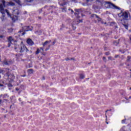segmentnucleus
Segmentation results:
<instances>
[{
  "mask_svg": "<svg viewBox=\"0 0 131 131\" xmlns=\"http://www.w3.org/2000/svg\"><path fill=\"white\" fill-rule=\"evenodd\" d=\"M2 3L0 4V13L2 14V17H1V19H2V21H4V18H5L6 16V13L8 17H12V15L10 14L9 10H8V9L5 10V8H6V7H8V6H15V3L12 2H6L5 0H2Z\"/></svg>",
  "mask_w": 131,
  "mask_h": 131,
  "instance_id": "obj_1",
  "label": "nucleus"
},
{
  "mask_svg": "<svg viewBox=\"0 0 131 131\" xmlns=\"http://www.w3.org/2000/svg\"><path fill=\"white\" fill-rule=\"evenodd\" d=\"M94 0H85L86 3H89V2H93ZM99 3H100L102 7L105 8L106 9H116L117 10H120V8L118 6H115L114 4L111 3L109 2H106L101 0H96Z\"/></svg>",
  "mask_w": 131,
  "mask_h": 131,
  "instance_id": "obj_2",
  "label": "nucleus"
},
{
  "mask_svg": "<svg viewBox=\"0 0 131 131\" xmlns=\"http://www.w3.org/2000/svg\"><path fill=\"white\" fill-rule=\"evenodd\" d=\"M33 29V27L30 26H26L23 27V29L18 32V33H25V32H27V31H31Z\"/></svg>",
  "mask_w": 131,
  "mask_h": 131,
  "instance_id": "obj_3",
  "label": "nucleus"
},
{
  "mask_svg": "<svg viewBox=\"0 0 131 131\" xmlns=\"http://www.w3.org/2000/svg\"><path fill=\"white\" fill-rule=\"evenodd\" d=\"M118 15L119 17H122L124 20H126V19L128 18V11L123 12L122 11H121V13L118 14Z\"/></svg>",
  "mask_w": 131,
  "mask_h": 131,
  "instance_id": "obj_4",
  "label": "nucleus"
},
{
  "mask_svg": "<svg viewBox=\"0 0 131 131\" xmlns=\"http://www.w3.org/2000/svg\"><path fill=\"white\" fill-rule=\"evenodd\" d=\"M12 14L13 15L18 16V15H19V14H20V10H19V9H13Z\"/></svg>",
  "mask_w": 131,
  "mask_h": 131,
  "instance_id": "obj_5",
  "label": "nucleus"
},
{
  "mask_svg": "<svg viewBox=\"0 0 131 131\" xmlns=\"http://www.w3.org/2000/svg\"><path fill=\"white\" fill-rule=\"evenodd\" d=\"M26 48V46L24 45H20V47H19V52L20 53H23L24 51H25V48Z\"/></svg>",
  "mask_w": 131,
  "mask_h": 131,
  "instance_id": "obj_6",
  "label": "nucleus"
},
{
  "mask_svg": "<svg viewBox=\"0 0 131 131\" xmlns=\"http://www.w3.org/2000/svg\"><path fill=\"white\" fill-rule=\"evenodd\" d=\"M27 43L28 45H29V46H33V45H34L33 41H32V40L30 38L27 39Z\"/></svg>",
  "mask_w": 131,
  "mask_h": 131,
  "instance_id": "obj_7",
  "label": "nucleus"
},
{
  "mask_svg": "<svg viewBox=\"0 0 131 131\" xmlns=\"http://www.w3.org/2000/svg\"><path fill=\"white\" fill-rule=\"evenodd\" d=\"M91 17H92L93 18H97L98 21H102V18L99 17V16L97 15L96 14H92Z\"/></svg>",
  "mask_w": 131,
  "mask_h": 131,
  "instance_id": "obj_8",
  "label": "nucleus"
},
{
  "mask_svg": "<svg viewBox=\"0 0 131 131\" xmlns=\"http://www.w3.org/2000/svg\"><path fill=\"white\" fill-rule=\"evenodd\" d=\"M10 18H11L12 21H13L14 22H15V21H17V20H18V16L17 15H13V16H11V17H10Z\"/></svg>",
  "mask_w": 131,
  "mask_h": 131,
  "instance_id": "obj_9",
  "label": "nucleus"
},
{
  "mask_svg": "<svg viewBox=\"0 0 131 131\" xmlns=\"http://www.w3.org/2000/svg\"><path fill=\"white\" fill-rule=\"evenodd\" d=\"M6 75L7 76H8V77H10V76H12V78L11 79V81H14V78H15V76H14V75H10V73L9 72H7L6 73Z\"/></svg>",
  "mask_w": 131,
  "mask_h": 131,
  "instance_id": "obj_10",
  "label": "nucleus"
},
{
  "mask_svg": "<svg viewBox=\"0 0 131 131\" xmlns=\"http://www.w3.org/2000/svg\"><path fill=\"white\" fill-rule=\"evenodd\" d=\"M3 99L4 101H8V98H9V95H8V94H5L4 95H3Z\"/></svg>",
  "mask_w": 131,
  "mask_h": 131,
  "instance_id": "obj_11",
  "label": "nucleus"
},
{
  "mask_svg": "<svg viewBox=\"0 0 131 131\" xmlns=\"http://www.w3.org/2000/svg\"><path fill=\"white\" fill-rule=\"evenodd\" d=\"M7 39L8 40V42H10V43H12V42L13 41V40H14L12 36H9L8 38H7Z\"/></svg>",
  "mask_w": 131,
  "mask_h": 131,
  "instance_id": "obj_12",
  "label": "nucleus"
},
{
  "mask_svg": "<svg viewBox=\"0 0 131 131\" xmlns=\"http://www.w3.org/2000/svg\"><path fill=\"white\" fill-rule=\"evenodd\" d=\"M28 73H29V74H33V69H30L28 70Z\"/></svg>",
  "mask_w": 131,
  "mask_h": 131,
  "instance_id": "obj_13",
  "label": "nucleus"
},
{
  "mask_svg": "<svg viewBox=\"0 0 131 131\" xmlns=\"http://www.w3.org/2000/svg\"><path fill=\"white\" fill-rule=\"evenodd\" d=\"M119 44V42L118 41H114V45L115 46H118V45Z\"/></svg>",
  "mask_w": 131,
  "mask_h": 131,
  "instance_id": "obj_14",
  "label": "nucleus"
},
{
  "mask_svg": "<svg viewBox=\"0 0 131 131\" xmlns=\"http://www.w3.org/2000/svg\"><path fill=\"white\" fill-rule=\"evenodd\" d=\"M79 76L81 79H83V78H84V75H83V74H80Z\"/></svg>",
  "mask_w": 131,
  "mask_h": 131,
  "instance_id": "obj_15",
  "label": "nucleus"
},
{
  "mask_svg": "<svg viewBox=\"0 0 131 131\" xmlns=\"http://www.w3.org/2000/svg\"><path fill=\"white\" fill-rule=\"evenodd\" d=\"M5 36L1 35H0V40H3V39H5Z\"/></svg>",
  "mask_w": 131,
  "mask_h": 131,
  "instance_id": "obj_16",
  "label": "nucleus"
},
{
  "mask_svg": "<svg viewBox=\"0 0 131 131\" xmlns=\"http://www.w3.org/2000/svg\"><path fill=\"white\" fill-rule=\"evenodd\" d=\"M127 61L131 62V57L130 56H127Z\"/></svg>",
  "mask_w": 131,
  "mask_h": 131,
  "instance_id": "obj_17",
  "label": "nucleus"
},
{
  "mask_svg": "<svg viewBox=\"0 0 131 131\" xmlns=\"http://www.w3.org/2000/svg\"><path fill=\"white\" fill-rule=\"evenodd\" d=\"M49 41H45L43 43V46L45 47L46 46H47V43H49Z\"/></svg>",
  "mask_w": 131,
  "mask_h": 131,
  "instance_id": "obj_18",
  "label": "nucleus"
},
{
  "mask_svg": "<svg viewBox=\"0 0 131 131\" xmlns=\"http://www.w3.org/2000/svg\"><path fill=\"white\" fill-rule=\"evenodd\" d=\"M62 12H66L67 11V8L66 7H63L62 9Z\"/></svg>",
  "mask_w": 131,
  "mask_h": 131,
  "instance_id": "obj_19",
  "label": "nucleus"
},
{
  "mask_svg": "<svg viewBox=\"0 0 131 131\" xmlns=\"http://www.w3.org/2000/svg\"><path fill=\"white\" fill-rule=\"evenodd\" d=\"M14 2H15V3H17V4H18V5H20V0H13Z\"/></svg>",
  "mask_w": 131,
  "mask_h": 131,
  "instance_id": "obj_20",
  "label": "nucleus"
},
{
  "mask_svg": "<svg viewBox=\"0 0 131 131\" xmlns=\"http://www.w3.org/2000/svg\"><path fill=\"white\" fill-rule=\"evenodd\" d=\"M39 51H40L39 49H37L36 53H35L36 55H38V54H39Z\"/></svg>",
  "mask_w": 131,
  "mask_h": 131,
  "instance_id": "obj_21",
  "label": "nucleus"
},
{
  "mask_svg": "<svg viewBox=\"0 0 131 131\" xmlns=\"http://www.w3.org/2000/svg\"><path fill=\"white\" fill-rule=\"evenodd\" d=\"M75 11L77 12V13H75V15H78V12H79V9H75Z\"/></svg>",
  "mask_w": 131,
  "mask_h": 131,
  "instance_id": "obj_22",
  "label": "nucleus"
},
{
  "mask_svg": "<svg viewBox=\"0 0 131 131\" xmlns=\"http://www.w3.org/2000/svg\"><path fill=\"white\" fill-rule=\"evenodd\" d=\"M105 55H106V56H109V55H110V52H105Z\"/></svg>",
  "mask_w": 131,
  "mask_h": 131,
  "instance_id": "obj_23",
  "label": "nucleus"
},
{
  "mask_svg": "<svg viewBox=\"0 0 131 131\" xmlns=\"http://www.w3.org/2000/svg\"><path fill=\"white\" fill-rule=\"evenodd\" d=\"M103 60L104 61V62H107V59H106V57H103Z\"/></svg>",
  "mask_w": 131,
  "mask_h": 131,
  "instance_id": "obj_24",
  "label": "nucleus"
},
{
  "mask_svg": "<svg viewBox=\"0 0 131 131\" xmlns=\"http://www.w3.org/2000/svg\"><path fill=\"white\" fill-rule=\"evenodd\" d=\"M72 27H73L74 30H75V29H76V27L74 26V25H72Z\"/></svg>",
  "mask_w": 131,
  "mask_h": 131,
  "instance_id": "obj_25",
  "label": "nucleus"
},
{
  "mask_svg": "<svg viewBox=\"0 0 131 131\" xmlns=\"http://www.w3.org/2000/svg\"><path fill=\"white\" fill-rule=\"evenodd\" d=\"M51 47V45L49 46V47L46 48L45 51H48V50H50V48Z\"/></svg>",
  "mask_w": 131,
  "mask_h": 131,
  "instance_id": "obj_26",
  "label": "nucleus"
},
{
  "mask_svg": "<svg viewBox=\"0 0 131 131\" xmlns=\"http://www.w3.org/2000/svg\"><path fill=\"white\" fill-rule=\"evenodd\" d=\"M32 68V64L29 63V68Z\"/></svg>",
  "mask_w": 131,
  "mask_h": 131,
  "instance_id": "obj_27",
  "label": "nucleus"
},
{
  "mask_svg": "<svg viewBox=\"0 0 131 131\" xmlns=\"http://www.w3.org/2000/svg\"><path fill=\"white\" fill-rule=\"evenodd\" d=\"M4 63L5 65H9V63H8V61H4Z\"/></svg>",
  "mask_w": 131,
  "mask_h": 131,
  "instance_id": "obj_28",
  "label": "nucleus"
},
{
  "mask_svg": "<svg viewBox=\"0 0 131 131\" xmlns=\"http://www.w3.org/2000/svg\"><path fill=\"white\" fill-rule=\"evenodd\" d=\"M26 2H27V3H31V2H32V1L33 0H26Z\"/></svg>",
  "mask_w": 131,
  "mask_h": 131,
  "instance_id": "obj_29",
  "label": "nucleus"
},
{
  "mask_svg": "<svg viewBox=\"0 0 131 131\" xmlns=\"http://www.w3.org/2000/svg\"><path fill=\"white\" fill-rule=\"evenodd\" d=\"M124 26L125 29H127V28H128V27L127 26V25H124Z\"/></svg>",
  "mask_w": 131,
  "mask_h": 131,
  "instance_id": "obj_30",
  "label": "nucleus"
},
{
  "mask_svg": "<svg viewBox=\"0 0 131 131\" xmlns=\"http://www.w3.org/2000/svg\"><path fill=\"white\" fill-rule=\"evenodd\" d=\"M0 73H2V74H4V70H0Z\"/></svg>",
  "mask_w": 131,
  "mask_h": 131,
  "instance_id": "obj_31",
  "label": "nucleus"
},
{
  "mask_svg": "<svg viewBox=\"0 0 131 131\" xmlns=\"http://www.w3.org/2000/svg\"><path fill=\"white\" fill-rule=\"evenodd\" d=\"M65 5H66V3H64L60 4V6H62L63 7V6H65Z\"/></svg>",
  "mask_w": 131,
  "mask_h": 131,
  "instance_id": "obj_32",
  "label": "nucleus"
},
{
  "mask_svg": "<svg viewBox=\"0 0 131 131\" xmlns=\"http://www.w3.org/2000/svg\"><path fill=\"white\" fill-rule=\"evenodd\" d=\"M78 23H82V19H80L78 21Z\"/></svg>",
  "mask_w": 131,
  "mask_h": 131,
  "instance_id": "obj_33",
  "label": "nucleus"
},
{
  "mask_svg": "<svg viewBox=\"0 0 131 131\" xmlns=\"http://www.w3.org/2000/svg\"><path fill=\"white\" fill-rule=\"evenodd\" d=\"M122 123H125V119L122 120Z\"/></svg>",
  "mask_w": 131,
  "mask_h": 131,
  "instance_id": "obj_34",
  "label": "nucleus"
},
{
  "mask_svg": "<svg viewBox=\"0 0 131 131\" xmlns=\"http://www.w3.org/2000/svg\"><path fill=\"white\" fill-rule=\"evenodd\" d=\"M53 7H54L53 6H50L48 7L49 10H51V9H52V8H53Z\"/></svg>",
  "mask_w": 131,
  "mask_h": 131,
  "instance_id": "obj_35",
  "label": "nucleus"
},
{
  "mask_svg": "<svg viewBox=\"0 0 131 131\" xmlns=\"http://www.w3.org/2000/svg\"><path fill=\"white\" fill-rule=\"evenodd\" d=\"M2 103H4V101H3V100L0 99V106H1V104H2Z\"/></svg>",
  "mask_w": 131,
  "mask_h": 131,
  "instance_id": "obj_36",
  "label": "nucleus"
},
{
  "mask_svg": "<svg viewBox=\"0 0 131 131\" xmlns=\"http://www.w3.org/2000/svg\"><path fill=\"white\" fill-rule=\"evenodd\" d=\"M101 24H107V23L105 22V23H104V21H101Z\"/></svg>",
  "mask_w": 131,
  "mask_h": 131,
  "instance_id": "obj_37",
  "label": "nucleus"
},
{
  "mask_svg": "<svg viewBox=\"0 0 131 131\" xmlns=\"http://www.w3.org/2000/svg\"><path fill=\"white\" fill-rule=\"evenodd\" d=\"M66 61H69V60H70V59L69 58H67L65 59Z\"/></svg>",
  "mask_w": 131,
  "mask_h": 131,
  "instance_id": "obj_38",
  "label": "nucleus"
},
{
  "mask_svg": "<svg viewBox=\"0 0 131 131\" xmlns=\"http://www.w3.org/2000/svg\"><path fill=\"white\" fill-rule=\"evenodd\" d=\"M41 12H42V9H40V10H39V14H40V13H41Z\"/></svg>",
  "mask_w": 131,
  "mask_h": 131,
  "instance_id": "obj_39",
  "label": "nucleus"
},
{
  "mask_svg": "<svg viewBox=\"0 0 131 131\" xmlns=\"http://www.w3.org/2000/svg\"><path fill=\"white\" fill-rule=\"evenodd\" d=\"M108 60H112V57L109 56V57H108Z\"/></svg>",
  "mask_w": 131,
  "mask_h": 131,
  "instance_id": "obj_40",
  "label": "nucleus"
},
{
  "mask_svg": "<svg viewBox=\"0 0 131 131\" xmlns=\"http://www.w3.org/2000/svg\"><path fill=\"white\" fill-rule=\"evenodd\" d=\"M104 51H107V47H105L104 48Z\"/></svg>",
  "mask_w": 131,
  "mask_h": 131,
  "instance_id": "obj_41",
  "label": "nucleus"
},
{
  "mask_svg": "<svg viewBox=\"0 0 131 131\" xmlns=\"http://www.w3.org/2000/svg\"><path fill=\"white\" fill-rule=\"evenodd\" d=\"M46 79V77L45 76H43L42 78V80H45Z\"/></svg>",
  "mask_w": 131,
  "mask_h": 131,
  "instance_id": "obj_42",
  "label": "nucleus"
},
{
  "mask_svg": "<svg viewBox=\"0 0 131 131\" xmlns=\"http://www.w3.org/2000/svg\"><path fill=\"white\" fill-rule=\"evenodd\" d=\"M119 56V55H116L115 56V58H118Z\"/></svg>",
  "mask_w": 131,
  "mask_h": 131,
  "instance_id": "obj_43",
  "label": "nucleus"
},
{
  "mask_svg": "<svg viewBox=\"0 0 131 131\" xmlns=\"http://www.w3.org/2000/svg\"><path fill=\"white\" fill-rule=\"evenodd\" d=\"M4 86V84L0 83V88Z\"/></svg>",
  "mask_w": 131,
  "mask_h": 131,
  "instance_id": "obj_44",
  "label": "nucleus"
},
{
  "mask_svg": "<svg viewBox=\"0 0 131 131\" xmlns=\"http://www.w3.org/2000/svg\"><path fill=\"white\" fill-rule=\"evenodd\" d=\"M25 50H26V52H28V51H29L28 49H27V48H26V47L25 48Z\"/></svg>",
  "mask_w": 131,
  "mask_h": 131,
  "instance_id": "obj_45",
  "label": "nucleus"
},
{
  "mask_svg": "<svg viewBox=\"0 0 131 131\" xmlns=\"http://www.w3.org/2000/svg\"><path fill=\"white\" fill-rule=\"evenodd\" d=\"M26 76V75H22L21 77H25Z\"/></svg>",
  "mask_w": 131,
  "mask_h": 131,
  "instance_id": "obj_46",
  "label": "nucleus"
},
{
  "mask_svg": "<svg viewBox=\"0 0 131 131\" xmlns=\"http://www.w3.org/2000/svg\"><path fill=\"white\" fill-rule=\"evenodd\" d=\"M10 47H11V43H8V48H10Z\"/></svg>",
  "mask_w": 131,
  "mask_h": 131,
  "instance_id": "obj_47",
  "label": "nucleus"
},
{
  "mask_svg": "<svg viewBox=\"0 0 131 131\" xmlns=\"http://www.w3.org/2000/svg\"><path fill=\"white\" fill-rule=\"evenodd\" d=\"M53 45H55L56 43V41H54L53 42H52Z\"/></svg>",
  "mask_w": 131,
  "mask_h": 131,
  "instance_id": "obj_48",
  "label": "nucleus"
},
{
  "mask_svg": "<svg viewBox=\"0 0 131 131\" xmlns=\"http://www.w3.org/2000/svg\"><path fill=\"white\" fill-rule=\"evenodd\" d=\"M15 90H16V91H19V88H15Z\"/></svg>",
  "mask_w": 131,
  "mask_h": 131,
  "instance_id": "obj_49",
  "label": "nucleus"
},
{
  "mask_svg": "<svg viewBox=\"0 0 131 131\" xmlns=\"http://www.w3.org/2000/svg\"><path fill=\"white\" fill-rule=\"evenodd\" d=\"M113 24H115V23H114V22L112 23L111 25H113Z\"/></svg>",
  "mask_w": 131,
  "mask_h": 131,
  "instance_id": "obj_50",
  "label": "nucleus"
},
{
  "mask_svg": "<svg viewBox=\"0 0 131 131\" xmlns=\"http://www.w3.org/2000/svg\"><path fill=\"white\" fill-rule=\"evenodd\" d=\"M40 50H42V51H43V48L41 47V48H40Z\"/></svg>",
  "mask_w": 131,
  "mask_h": 131,
  "instance_id": "obj_51",
  "label": "nucleus"
},
{
  "mask_svg": "<svg viewBox=\"0 0 131 131\" xmlns=\"http://www.w3.org/2000/svg\"><path fill=\"white\" fill-rule=\"evenodd\" d=\"M71 11V12H72V14H73V13H74L73 10L72 9Z\"/></svg>",
  "mask_w": 131,
  "mask_h": 131,
  "instance_id": "obj_52",
  "label": "nucleus"
},
{
  "mask_svg": "<svg viewBox=\"0 0 131 131\" xmlns=\"http://www.w3.org/2000/svg\"><path fill=\"white\" fill-rule=\"evenodd\" d=\"M18 101H19V102H21V98H19Z\"/></svg>",
  "mask_w": 131,
  "mask_h": 131,
  "instance_id": "obj_53",
  "label": "nucleus"
},
{
  "mask_svg": "<svg viewBox=\"0 0 131 131\" xmlns=\"http://www.w3.org/2000/svg\"><path fill=\"white\" fill-rule=\"evenodd\" d=\"M3 97V94L0 95V98H2Z\"/></svg>",
  "mask_w": 131,
  "mask_h": 131,
  "instance_id": "obj_54",
  "label": "nucleus"
},
{
  "mask_svg": "<svg viewBox=\"0 0 131 131\" xmlns=\"http://www.w3.org/2000/svg\"><path fill=\"white\" fill-rule=\"evenodd\" d=\"M71 60H74V58H71Z\"/></svg>",
  "mask_w": 131,
  "mask_h": 131,
  "instance_id": "obj_55",
  "label": "nucleus"
},
{
  "mask_svg": "<svg viewBox=\"0 0 131 131\" xmlns=\"http://www.w3.org/2000/svg\"><path fill=\"white\" fill-rule=\"evenodd\" d=\"M115 39H117V37L116 36H115Z\"/></svg>",
  "mask_w": 131,
  "mask_h": 131,
  "instance_id": "obj_56",
  "label": "nucleus"
},
{
  "mask_svg": "<svg viewBox=\"0 0 131 131\" xmlns=\"http://www.w3.org/2000/svg\"><path fill=\"white\" fill-rule=\"evenodd\" d=\"M71 10H72V9H71V8L69 9V11H71Z\"/></svg>",
  "mask_w": 131,
  "mask_h": 131,
  "instance_id": "obj_57",
  "label": "nucleus"
},
{
  "mask_svg": "<svg viewBox=\"0 0 131 131\" xmlns=\"http://www.w3.org/2000/svg\"><path fill=\"white\" fill-rule=\"evenodd\" d=\"M101 35L104 36V34H101Z\"/></svg>",
  "mask_w": 131,
  "mask_h": 131,
  "instance_id": "obj_58",
  "label": "nucleus"
},
{
  "mask_svg": "<svg viewBox=\"0 0 131 131\" xmlns=\"http://www.w3.org/2000/svg\"><path fill=\"white\" fill-rule=\"evenodd\" d=\"M25 33H22V35H24Z\"/></svg>",
  "mask_w": 131,
  "mask_h": 131,
  "instance_id": "obj_59",
  "label": "nucleus"
},
{
  "mask_svg": "<svg viewBox=\"0 0 131 131\" xmlns=\"http://www.w3.org/2000/svg\"><path fill=\"white\" fill-rule=\"evenodd\" d=\"M47 6H46L44 7V8L46 9V8H47Z\"/></svg>",
  "mask_w": 131,
  "mask_h": 131,
  "instance_id": "obj_60",
  "label": "nucleus"
},
{
  "mask_svg": "<svg viewBox=\"0 0 131 131\" xmlns=\"http://www.w3.org/2000/svg\"><path fill=\"white\" fill-rule=\"evenodd\" d=\"M115 27L116 28H117V26H115Z\"/></svg>",
  "mask_w": 131,
  "mask_h": 131,
  "instance_id": "obj_61",
  "label": "nucleus"
},
{
  "mask_svg": "<svg viewBox=\"0 0 131 131\" xmlns=\"http://www.w3.org/2000/svg\"><path fill=\"white\" fill-rule=\"evenodd\" d=\"M127 66H129V64H127Z\"/></svg>",
  "mask_w": 131,
  "mask_h": 131,
  "instance_id": "obj_62",
  "label": "nucleus"
},
{
  "mask_svg": "<svg viewBox=\"0 0 131 131\" xmlns=\"http://www.w3.org/2000/svg\"><path fill=\"white\" fill-rule=\"evenodd\" d=\"M129 99H131V96L129 97Z\"/></svg>",
  "mask_w": 131,
  "mask_h": 131,
  "instance_id": "obj_63",
  "label": "nucleus"
},
{
  "mask_svg": "<svg viewBox=\"0 0 131 131\" xmlns=\"http://www.w3.org/2000/svg\"><path fill=\"white\" fill-rule=\"evenodd\" d=\"M129 90L131 91V88H129Z\"/></svg>",
  "mask_w": 131,
  "mask_h": 131,
  "instance_id": "obj_64",
  "label": "nucleus"
}]
</instances>
